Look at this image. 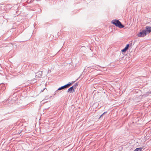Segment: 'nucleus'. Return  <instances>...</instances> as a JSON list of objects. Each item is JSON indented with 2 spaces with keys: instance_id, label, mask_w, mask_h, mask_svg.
I'll use <instances>...</instances> for the list:
<instances>
[{
  "instance_id": "obj_3",
  "label": "nucleus",
  "mask_w": 151,
  "mask_h": 151,
  "mask_svg": "<svg viewBox=\"0 0 151 151\" xmlns=\"http://www.w3.org/2000/svg\"><path fill=\"white\" fill-rule=\"evenodd\" d=\"M71 85H72L71 83H69L68 84L60 87L58 89V90H62V89H63L65 88H68L70 86H71Z\"/></svg>"
},
{
  "instance_id": "obj_5",
  "label": "nucleus",
  "mask_w": 151,
  "mask_h": 151,
  "mask_svg": "<svg viewBox=\"0 0 151 151\" xmlns=\"http://www.w3.org/2000/svg\"><path fill=\"white\" fill-rule=\"evenodd\" d=\"M129 44H127L126 45L124 49L122 50H121L122 52H124L126 51L128 49L129 46Z\"/></svg>"
},
{
  "instance_id": "obj_8",
  "label": "nucleus",
  "mask_w": 151,
  "mask_h": 151,
  "mask_svg": "<svg viewBox=\"0 0 151 151\" xmlns=\"http://www.w3.org/2000/svg\"><path fill=\"white\" fill-rule=\"evenodd\" d=\"M106 113V112H104V113H103V114H102L101 116L100 117H101V116H102L103 115V114H104L105 113Z\"/></svg>"
},
{
  "instance_id": "obj_4",
  "label": "nucleus",
  "mask_w": 151,
  "mask_h": 151,
  "mask_svg": "<svg viewBox=\"0 0 151 151\" xmlns=\"http://www.w3.org/2000/svg\"><path fill=\"white\" fill-rule=\"evenodd\" d=\"M147 35L144 30L142 32H139L137 34V36L139 37H143Z\"/></svg>"
},
{
  "instance_id": "obj_6",
  "label": "nucleus",
  "mask_w": 151,
  "mask_h": 151,
  "mask_svg": "<svg viewBox=\"0 0 151 151\" xmlns=\"http://www.w3.org/2000/svg\"><path fill=\"white\" fill-rule=\"evenodd\" d=\"M74 92V90L73 88V86L70 87L68 90V92H70V93H73Z\"/></svg>"
},
{
  "instance_id": "obj_2",
  "label": "nucleus",
  "mask_w": 151,
  "mask_h": 151,
  "mask_svg": "<svg viewBox=\"0 0 151 151\" xmlns=\"http://www.w3.org/2000/svg\"><path fill=\"white\" fill-rule=\"evenodd\" d=\"M146 34H149L151 31V27L146 26L145 27V29L143 30Z\"/></svg>"
},
{
  "instance_id": "obj_7",
  "label": "nucleus",
  "mask_w": 151,
  "mask_h": 151,
  "mask_svg": "<svg viewBox=\"0 0 151 151\" xmlns=\"http://www.w3.org/2000/svg\"><path fill=\"white\" fill-rule=\"evenodd\" d=\"M142 149V148H137L134 151H141Z\"/></svg>"
},
{
  "instance_id": "obj_1",
  "label": "nucleus",
  "mask_w": 151,
  "mask_h": 151,
  "mask_svg": "<svg viewBox=\"0 0 151 151\" xmlns=\"http://www.w3.org/2000/svg\"><path fill=\"white\" fill-rule=\"evenodd\" d=\"M111 23L116 26L120 28H122L124 27V26L122 25L121 22L118 20H113L112 21Z\"/></svg>"
}]
</instances>
